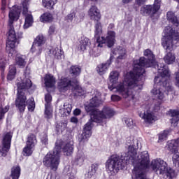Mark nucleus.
Here are the masks:
<instances>
[{"label":"nucleus","instance_id":"f257e3e1","mask_svg":"<svg viewBox=\"0 0 179 179\" xmlns=\"http://www.w3.org/2000/svg\"><path fill=\"white\" fill-rule=\"evenodd\" d=\"M128 151L125 155H112L105 163L106 171L110 177H115L118 171L122 170L127 164L131 163L134 166L133 179H148L146 170L152 169L157 175L163 176V179H174L176 171L167 166V163L162 159H153L150 163L149 152L143 151L136 157V149L141 143L134 137L127 138Z\"/></svg>","mask_w":179,"mask_h":179},{"label":"nucleus","instance_id":"f03ea898","mask_svg":"<svg viewBox=\"0 0 179 179\" xmlns=\"http://www.w3.org/2000/svg\"><path fill=\"white\" fill-rule=\"evenodd\" d=\"M155 85L151 90L152 94L156 100H159L157 103L152 105H143L138 111L140 118L147 124H153L157 121L156 112L160 110V105L164 99V90L167 94H173V87L170 85V73L169 69L162 67L158 70V76L155 78Z\"/></svg>","mask_w":179,"mask_h":179},{"label":"nucleus","instance_id":"7ed1b4c3","mask_svg":"<svg viewBox=\"0 0 179 179\" xmlns=\"http://www.w3.org/2000/svg\"><path fill=\"white\" fill-rule=\"evenodd\" d=\"M92 98L89 103L85 104V110L90 113V119L85 124L83 134L79 137L80 143H85L89 141V138L92 136V128L94 127V124H101V125H106V120L113 118L115 115L114 109L108 106H104L102 110L94 109V107H99L100 104L103 103L101 100V93L97 90H94L92 92Z\"/></svg>","mask_w":179,"mask_h":179},{"label":"nucleus","instance_id":"20e7f679","mask_svg":"<svg viewBox=\"0 0 179 179\" xmlns=\"http://www.w3.org/2000/svg\"><path fill=\"white\" fill-rule=\"evenodd\" d=\"M120 73L117 71H113L110 73L109 81L110 85H108V89L111 92L117 93L122 96L124 99H127L130 101L135 103L138 98L136 97V92L142 90L143 87V82L139 78L137 73L130 71L124 73L123 82L118 83Z\"/></svg>","mask_w":179,"mask_h":179},{"label":"nucleus","instance_id":"39448f33","mask_svg":"<svg viewBox=\"0 0 179 179\" xmlns=\"http://www.w3.org/2000/svg\"><path fill=\"white\" fill-rule=\"evenodd\" d=\"M144 56L148 58L141 57L138 60H134L133 64V69L135 73H137L138 78H140L141 80L144 82L145 80V68H150L153 66L155 69H157L159 73V69H162V68H166L164 64H156V61L155 60V55L152 50L149 49H146L144 50Z\"/></svg>","mask_w":179,"mask_h":179},{"label":"nucleus","instance_id":"423d86ee","mask_svg":"<svg viewBox=\"0 0 179 179\" xmlns=\"http://www.w3.org/2000/svg\"><path fill=\"white\" fill-rule=\"evenodd\" d=\"M17 96L15 100V106L19 108L20 111H24L26 106L28 104L29 111H34L36 104L34 103V99L31 98L27 101H26V96L24 95V92L27 89H30L33 84L31 80L27 78H22L21 81L17 83Z\"/></svg>","mask_w":179,"mask_h":179},{"label":"nucleus","instance_id":"0eeeda50","mask_svg":"<svg viewBox=\"0 0 179 179\" xmlns=\"http://www.w3.org/2000/svg\"><path fill=\"white\" fill-rule=\"evenodd\" d=\"M96 22L94 26V38L96 40L97 47L101 48L103 44H107L109 48L113 47L114 43H115V32L114 31H108L106 38L103 36L100 37L101 33H103V26H101V22Z\"/></svg>","mask_w":179,"mask_h":179},{"label":"nucleus","instance_id":"6e6552de","mask_svg":"<svg viewBox=\"0 0 179 179\" xmlns=\"http://www.w3.org/2000/svg\"><path fill=\"white\" fill-rule=\"evenodd\" d=\"M114 55H118L117 59H125L127 58V50L121 46L113 49L110 59L106 63H102L96 67V72L99 75H104L108 71V68H110V65H111L113 59H114Z\"/></svg>","mask_w":179,"mask_h":179},{"label":"nucleus","instance_id":"1a4fd4ad","mask_svg":"<svg viewBox=\"0 0 179 179\" xmlns=\"http://www.w3.org/2000/svg\"><path fill=\"white\" fill-rule=\"evenodd\" d=\"M58 89L62 93H65L67 90H72L77 96H83L86 93V90L79 85V82L75 80L71 81L69 78H62L58 83Z\"/></svg>","mask_w":179,"mask_h":179},{"label":"nucleus","instance_id":"9d476101","mask_svg":"<svg viewBox=\"0 0 179 179\" xmlns=\"http://www.w3.org/2000/svg\"><path fill=\"white\" fill-rule=\"evenodd\" d=\"M61 148L56 145L52 151L49 152L43 158V163L46 167H50L51 170L55 171L59 165V157Z\"/></svg>","mask_w":179,"mask_h":179},{"label":"nucleus","instance_id":"9b49d317","mask_svg":"<svg viewBox=\"0 0 179 179\" xmlns=\"http://www.w3.org/2000/svg\"><path fill=\"white\" fill-rule=\"evenodd\" d=\"M16 45H17V38L13 25H9V29L7 33L6 50L10 51V54H16Z\"/></svg>","mask_w":179,"mask_h":179},{"label":"nucleus","instance_id":"f8f14e48","mask_svg":"<svg viewBox=\"0 0 179 179\" xmlns=\"http://www.w3.org/2000/svg\"><path fill=\"white\" fill-rule=\"evenodd\" d=\"M162 5V0H155L153 5H144L141 8L140 13L143 16H153L156 15Z\"/></svg>","mask_w":179,"mask_h":179},{"label":"nucleus","instance_id":"ddd939ff","mask_svg":"<svg viewBox=\"0 0 179 179\" xmlns=\"http://www.w3.org/2000/svg\"><path fill=\"white\" fill-rule=\"evenodd\" d=\"M29 2L30 0H24L22 2V15L24 16V23L23 25V29L25 30L31 27L33 23H34V20L33 19V15L29 11Z\"/></svg>","mask_w":179,"mask_h":179},{"label":"nucleus","instance_id":"4468645a","mask_svg":"<svg viewBox=\"0 0 179 179\" xmlns=\"http://www.w3.org/2000/svg\"><path fill=\"white\" fill-rule=\"evenodd\" d=\"M13 136V133L11 131L6 132L3 136V140L0 145V153L3 157L8 155V152H9V149H10V142H12Z\"/></svg>","mask_w":179,"mask_h":179},{"label":"nucleus","instance_id":"2eb2a0df","mask_svg":"<svg viewBox=\"0 0 179 179\" xmlns=\"http://www.w3.org/2000/svg\"><path fill=\"white\" fill-rule=\"evenodd\" d=\"M167 145L169 150L172 152V153H174L173 156V164L176 167H179V152H178L179 138L169 141Z\"/></svg>","mask_w":179,"mask_h":179},{"label":"nucleus","instance_id":"dca6fc26","mask_svg":"<svg viewBox=\"0 0 179 179\" xmlns=\"http://www.w3.org/2000/svg\"><path fill=\"white\" fill-rule=\"evenodd\" d=\"M20 9L16 6H13L12 8L10 9L8 13V25L13 26V23L15 22H17L19 20V17H20Z\"/></svg>","mask_w":179,"mask_h":179},{"label":"nucleus","instance_id":"f3484780","mask_svg":"<svg viewBox=\"0 0 179 179\" xmlns=\"http://www.w3.org/2000/svg\"><path fill=\"white\" fill-rule=\"evenodd\" d=\"M52 100V97L51 96V94H46L45 95V115L48 119L52 118V108L51 107Z\"/></svg>","mask_w":179,"mask_h":179},{"label":"nucleus","instance_id":"a211bd4d","mask_svg":"<svg viewBox=\"0 0 179 179\" xmlns=\"http://www.w3.org/2000/svg\"><path fill=\"white\" fill-rule=\"evenodd\" d=\"M88 16L90 17L91 20H94L95 22H99L101 19V14L100 13V10L96 6H92L88 10Z\"/></svg>","mask_w":179,"mask_h":179},{"label":"nucleus","instance_id":"6ab92c4d","mask_svg":"<svg viewBox=\"0 0 179 179\" xmlns=\"http://www.w3.org/2000/svg\"><path fill=\"white\" fill-rule=\"evenodd\" d=\"M8 57H13V58L15 57V64L20 68H24V66H26V59H24V57L17 53V51L13 55L10 54V51H8Z\"/></svg>","mask_w":179,"mask_h":179},{"label":"nucleus","instance_id":"aec40b11","mask_svg":"<svg viewBox=\"0 0 179 179\" xmlns=\"http://www.w3.org/2000/svg\"><path fill=\"white\" fill-rule=\"evenodd\" d=\"M168 115L172 117L171 120V125L179 127V111L176 109H171L169 110Z\"/></svg>","mask_w":179,"mask_h":179},{"label":"nucleus","instance_id":"412c9836","mask_svg":"<svg viewBox=\"0 0 179 179\" xmlns=\"http://www.w3.org/2000/svg\"><path fill=\"white\" fill-rule=\"evenodd\" d=\"M55 78L51 74H46L44 76V83L46 87H54L55 86Z\"/></svg>","mask_w":179,"mask_h":179},{"label":"nucleus","instance_id":"4be33fe9","mask_svg":"<svg viewBox=\"0 0 179 179\" xmlns=\"http://www.w3.org/2000/svg\"><path fill=\"white\" fill-rule=\"evenodd\" d=\"M90 44L91 42L89 38L82 37L79 42L78 48L80 51H86V50L90 47Z\"/></svg>","mask_w":179,"mask_h":179},{"label":"nucleus","instance_id":"5701e85b","mask_svg":"<svg viewBox=\"0 0 179 179\" xmlns=\"http://www.w3.org/2000/svg\"><path fill=\"white\" fill-rule=\"evenodd\" d=\"M50 56L53 55L57 59H61V58H64V51L58 48H54L50 50Z\"/></svg>","mask_w":179,"mask_h":179},{"label":"nucleus","instance_id":"b1692460","mask_svg":"<svg viewBox=\"0 0 179 179\" xmlns=\"http://www.w3.org/2000/svg\"><path fill=\"white\" fill-rule=\"evenodd\" d=\"M6 64H8V59H6V55H1L0 56V69L1 71V77L3 78L5 74V68H6Z\"/></svg>","mask_w":179,"mask_h":179},{"label":"nucleus","instance_id":"393cba45","mask_svg":"<svg viewBox=\"0 0 179 179\" xmlns=\"http://www.w3.org/2000/svg\"><path fill=\"white\" fill-rule=\"evenodd\" d=\"M164 61L168 65H171L176 62V56L172 52H168L164 57Z\"/></svg>","mask_w":179,"mask_h":179},{"label":"nucleus","instance_id":"a878e982","mask_svg":"<svg viewBox=\"0 0 179 179\" xmlns=\"http://www.w3.org/2000/svg\"><path fill=\"white\" fill-rule=\"evenodd\" d=\"M10 176L12 179H19V177H20V166L19 165L12 167Z\"/></svg>","mask_w":179,"mask_h":179},{"label":"nucleus","instance_id":"bb28decb","mask_svg":"<svg viewBox=\"0 0 179 179\" xmlns=\"http://www.w3.org/2000/svg\"><path fill=\"white\" fill-rule=\"evenodd\" d=\"M26 145L32 148H34L37 145V138L34 134H29L28 136Z\"/></svg>","mask_w":179,"mask_h":179},{"label":"nucleus","instance_id":"cd10ccee","mask_svg":"<svg viewBox=\"0 0 179 179\" xmlns=\"http://www.w3.org/2000/svg\"><path fill=\"white\" fill-rule=\"evenodd\" d=\"M84 162H85V154L82 152H78L74 160L75 164H77L78 166H82Z\"/></svg>","mask_w":179,"mask_h":179},{"label":"nucleus","instance_id":"c85d7f7f","mask_svg":"<svg viewBox=\"0 0 179 179\" xmlns=\"http://www.w3.org/2000/svg\"><path fill=\"white\" fill-rule=\"evenodd\" d=\"M45 43V39L44 38V36L38 35L33 44L36 48H38V46L41 47Z\"/></svg>","mask_w":179,"mask_h":179},{"label":"nucleus","instance_id":"c756f323","mask_svg":"<svg viewBox=\"0 0 179 179\" xmlns=\"http://www.w3.org/2000/svg\"><path fill=\"white\" fill-rule=\"evenodd\" d=\"M71 111H72V105L68 103H65L63 106H62V115H67L71 114Z\"/></svg>","mask_w":179,"mask_h":179},{"label":"nucleus","instance_id":"7c9ffc66","mask_svg":"<svg viewBox=\"0 0 179 179\" xmlns=\"http://www.w3.org/2000/svg\"><path fill=\"white\" fill-rule=\"evenodd\" d=\"M63 153L65 156H71L73 153V145L67 143L63 148Z\"/></svg>","mask_w":179,"mask_h":179},{"label":"nucleus","instance_id":"2f4dec72","mask_svg":"<svg viewBox=\"0 0 179 179\" xmlns=\"http://www.w3.org/2000/svg\"><path fill=\"white\" fill-rule=\"evenodd\" d=\"M16 76V67L14 65H11L9 67L8 74L7 76L8 80H13Z\"/></svg>","mask_w":179,"mask_h":179},{"label":"nucleus","instance_id":"473e14b6","mask_svg":"<svg viewBox=\"0 0 179 179\" xmlns=\"http://www.w3.org/2000/svg\"><path fill=\"white\" fill-rule=\"evenodd\" d=\"M55 3H57V0H43L42 1L43 6H44V8H47V9H52Z\"/></svg>","mask_w":179,"mask_h":179},{"label":"nucleus","instance_id":"72a5a7b5","mask_svg":"<svg viewBox=\"0 0 179 179\" xmlns=\"http://www.w3.org/2000/svg\"><path fill=\"white\" fill-rule=\"evenodd\" d=\"M167 17L168 20L171 23H173L175 26H178V20H177V17L174 15L173 12H168L167 13Z\"/></svg>","mask_w":179,"mask_h":179},{"label":"nucleus","instance_id":"f704fd0d","mask_svg":"<svg viewBox=\"0 0 179 179\" xmlns=\"http://www.w3.org/2000/svg\"><path fill=\"white\" fill-rule=\"evenodd\" d=\"M97 170H99V165L96 164H92L89 169L87 177L89 178H92V177L96 174V171H97Z\"/></svg>","mask_w":179,"mask_h":179},{"label":"nucleus","instance_id":"c9c22d12","mask_svg":"<svg viewBox=\"0 0 179 179\" xmlns=\"http://www.w3.org/2000/svg\"><path fill=\"white\" fill-rule=\"evenodd\" d=\"M40 21L43 23H45L47 22H52V15H51L50 13H45L41 16Z\"/></svg>","mask_w":179,"mask_h":179},{"label":"nucleus","instance_id":"e433bc0d","mask_svg":"<svg viewBox=\"0 0 179 179\" xmlns=\"http://www.w3.org/2000/svg\"><path fill=\"white\" fill-rule=\"evenodd\" d=\"M124 121L127 128H129L130 129H132V128H134L136 126L134 119H132L131 117H124Z\"/></svg>","mask_w":179,"mask_h":179},{"label":"nucleus","instance_id":"4c0bfd02","mask_svg":"<svg viewBox=\"0 0 179 179\" xmlns=\"http://www.w3.org/2000/svg\"><path fill=\"white\" fill-rule=\"evenodd\" d=\"M70 73L73 76H79L80 75V69L78 66H72L70 69Z\"/></svg>","mask_w":179,"mask_h":179},{"label":"nucleus","instance_id":"58836bf2","mask_svg":"<svg viewBox=\"0 0 179 179\" xmlns=\"http://www.w3.org/2000/svg\"><path fill=\"white\" fill-rule=\"evenodd\" d=\"M34 150V147L26 145V146L23 149L24 156H31Z\"/></svg>","mask_w":179,"mask_h":179},{"label":"nucleus","instance_id":"ea45409f","mask_svg":"<svg viewBox=\"0 0 179 179\" xmlns=\"http://www.w3.org/2000/svg\"><path fill=\"white\" fill-rule=\"evenodd\" d=\"M169 134H170L169 130H164L163 132L160 133L159 135L158 142H163V141H166V139H167V136H169Z\"/></svg>","mask_w":179,"mask_h":179},{"label":"nucleus","instance_id":"a19ab883","mask_svg":"<svg viewBox=\"0 0 179 179\" xmlns=\"http://www.w3.org/2000/svg\"><path fill=\"white\" fill-rule=\"evenodd\" d=\"M43 51V47L42 46H38V48H35L34 45H32V47L31 48V52L32 54H35L36 55H40Z\"/></svg>","mask_w":179,"mask_h":179},{"label":"nucleus","instance_id":"79ce46f5","mask_svg":"<svg viewBox=\"0 0 179 179\" xmlns=\"http://www.w3.org/2000/svg\"><path fill=\"white\" fill-rule=\"evenodd\" d=\"M66 123L60 122L56 125V128L58 132H62L63 131H65V128H66Z\"/></svg>","mask_w":179,"mask_h":179},{"label":"nucleus","instance_id":"37998d69","mask_svg":"<svg viewBox=\"0 0 179 179\" xmlns=\"http://www.w3.org/2000/svg\"><path fill=\"white\" fill-rule=\"evenodd\" d=\"M9 110V106H6L5 108H2V106L0 105V120H2L5 116V113H8Z\"/></svg>","mask_w":179,"mask_h":179},{"label":"nucleus","instance_id":"c03bdc74","mask_svg":"<svg viewBox=\"0 0 179 179\" xmlns=\"http://www.w3.org/2000/svg\"><path fill=\"white\" fill-rule=\"evenodd\" d=\"M148 0H136V4L141 6V5H143ZM129 2H132V0H122L123 3H129Z\"/></svg>","mask_w":179,"mask_h":179},{"label":"nucleus","instance_id":"a18cd8bd","mask_svg":"<svg viewBox=\"0 0 179 179\" xmlns=\"http://www.w3.org/2000/svg\"><path fill=\"white\" fill-rule=\"evenodd\" d=\"M57 33V27L51 25L48 29V36H54Z\"/></svg>","mask_w":179,"mask_h":179},{"label":"nucleus","instance_id":"49530a36","mask_svg":"<svg viewBox=\"0 0 179 179\" xmlns=\"http://www.w3.org/2000/svg\"><path fill=\"white\" fill-rule=\"evenodd\" d=\"M41 141L43 145L48 144V137L47 136V134H43L41 135Z\"/></svg>","mask_w":179,"mask_h":179},{"label":"nucleus","instance_id":"de8ad7c7","mask_svg":"<svg viewBox=\"0 0 179 179\" xmlns=\"http://www.w3.org/2000/svg\"><path fill=\"white\" fill-rule=\"evenodd\" d=\"M111 100L112 101H120V100H121V96L113 94L111 96Z\"/></svg>","mask_w":179,"mask_h":179},{"label":"nucleus","instance_id":"09e8293b","mask_svg":"<svg viewBox=\"0 0 179 179\" xmlns=\"http://www.w3.org/2000/svg\"><path fill=\"white\" fill-rule=\"evenodd\" d=\"M73 17H75V13L73 12V13L69 14L66 16V19L67 20H69V22H72V20L73 19Z\"/></svg>","mask_w":179,"mask_h":179},{"label":"nucleus","instance_id":"8fccbe9b","mask_svg":"<svg viewBox=\"0 0 179 179\" xmlns=\"http://www.w3.org/2000/svg\"><path fill=\"white\" fill-rule=\"evenodd\" d=\"M175 85H176V86H177V87H179V71L176 74Z\"/></svg>","mask_w":179,"mask_h":179},{"label":"nucleus","instance_id":"3c124183","mask_svg":"<svg viewBox=\"0 0 179 179\" xmlns=\"http://www.w3.org/2000/svg\"><path fill=\"white\" fill-rule=\"evenodd\" d=\"M81 113L80 109L79 108H76L74 111H73V114L74 115H80Z\"/></svg>","mask_w":179,"mask_h":179},{"label":"nucleus","instance_id":"603ef678","mask_svg":"<svg viewBox=\"0 0 179 179\" xmlns=\"http://www.w3.org/2000/svg\"><path fill=\"white\" fill-rule=\"evenodd\" d=\"M71 122H73V124H78V118L76 117H71Z\"/></svg>","mask_w":179,"mask_h":179},{"label":"nucleus","instance_id":"864d4df0","mask_svg":"<svg viewBox=\"0 0 179 179\" xmlns=\"http://www.w3.org/2000/svg\"><path fill=\"white\" fill-rule=\"evenodd\" d=\"M114 27H115L114 24H110L108 27V31H111L110 30H113Z\"/></svg>","mask_w":179,"mask_h":179},{"label":"nucleus","instance_id":"5fc2aeb1","mask_svg":"<svg viewBox=\"0 0 179 179\" xmlns=\"http://www.w3.org/2000/svg\"><path fill=\"white\" fill-rule=\"evenodd\" d=\"M18 38H23V32H19L17 34Z\"/></svg>","mask_w":179,"mask_h":179},{"label":"nucleus","instance_id":"6e6d98bb","mask_svg":"<svg viewBox=\"0 0 179 179\" xmlns=\"http://www.w3.org/2000/svg\"><path fill=\"white\" fill-rule=\"evenodd\" d=\"M6 5V4H2V6H1V10H5V9H6V8H5Z\"/></svg>","mask_w":179,"mask_h":179},{"label":"nucleus","instance_id":"4d7b16f0","mask_svg":"<svg viewBox=\"0 0 179 179\" xmlns=\"http://www.w3.org/2000/svg\"><path fill=\"white\" fill-rule=\"evenodd\" d=\"M2 5H6V0H1Z\"/></svg>","mask_w":179,"mask_h":179},{"label":"nucleus","instance_id":"13d9d810","mask_svg":"<svg viewBox=\"0 0 179 179\" xmlns=\"http://www.w3.org/2000/svg\"><path fill=\"white\" fill-rule=\"evenodd\" d=\"M177 2H179V0H176Z\"/></svg>","mask_w":179,"mask_h":179},{"label":"nucleus","instance_id":"bf43d9fd","mask_svg":"<svg viewBox=\"0 0 179 179\" xmlns=\"http://www.w3.org/2000/svg\"><path fill=\"white\" fill-rule=\"evenodd\" d=\"M90 1H96V0H90Z\"/></svg>","mask_w":179,"mask_h":179}]
</instances>
